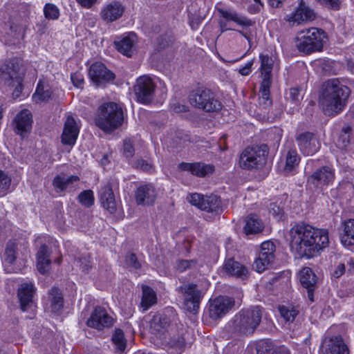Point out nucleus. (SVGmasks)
<instances>
[{"label":"nucleus","mask_w":354,"mask_h":354,"mask_svg":"<svg viewBox=\"0 0 354 354\" xmlns=\"http://www.w3.org/2000/svg\"><path fill=\"white\" fill-rule=\"evenodd\" d=\"M173 37L171 35L165 34L158 37L156 41V48L158 50H163L169 47L173 42Z\"/></svg>","instance_id":"nucleus-53"},{"label":"nucleus","mask_w":354,"mask_h":354,"mask_svg":"<svg viewBox=\"0 0 354 354\" xmlns=\"http://www.w3.org/2000/svg\"><path fill=\"white\" fill-rule=\"evenodd\" d=\"M205 196H204V195H202V194H200L198 193H194V194H189L187 197V199L192 205H194V206L197 207L198 208L201 209V205H202V203H203V202Z\"/></svg>","instance_id":"nucleus-57"},{"label":"nucleus","mask_w":354,"mask_h":354,"mask_svg":"<svg viewBox=\"0 0 354 354\" xmlns=\"http://www.w3.org/2000/svg\"><path fill=\"white\" fill-rule=\"evenodd\" d=\"M23 81H13L12 84H10V86L15 87V89L13 91L12 95L15 97H19L22 89H23V85H22Z\"/></svg>","instance_id":"nucleus-63"},{"label":"nucleus","mask_w":354,"mask_h":354,"mask_svg":"<svg viewBox=\"0 0 354 354\" xmlns=\"http://www.w3.org/2000/svg\"><path fill=\"white\" fill-rule=\"evenodd\" d=\"M272 101L270 98V89L260 88L259 104L263 109H267L271 106Z\"/></svg>","instance_id":"nucleus-48"},{"label":"nucleus","mask_w":354,"mask_h":354,"mask_svg":"<svg viewBox=\"0 0 354 354\" xmlns=\"http://www.w3.org/2000/svg\"><path fill=\"white\" fill-rule=\"evenodd\" d=\"M52 93L53 92L49 85L39 80L37 83L36 91L32 95V98L37 103L46 102L51 98Z\"/></svg>","instance_id":"nucleus-35"},{"label":"nucleus","mask_w":354,"mask_h":354,"mask_svg":"<svg viewBox=\"0 0 354 354\" xmlns=\"http://www.w3.org/2000/svg\"><path fill=\"white\" fill-rule=\"evenodd\" d=\"M346 271V266L344 263H339L337 267L335 268L333 272H332V276L335 278H339L341 276H342Z\"/></svg>","instance_id":"nucleus-64"},{"label":"nucleus","mask_w":354,"mask_h":354,"mask_svg":"<svg viewBox=\"0 0 354 354\" xmlns=\"http://www.w3.org/2000/svg\"><path fill=\"white\" fill-rule=\"evenodd\" d=\"M37 268L41 274L46 273L51 264L50 259V252L46 245H42L37 254Z\"/></svg>","instance_id":"nucleus-30"},{"label":"nucleus","mask_w":354,"mask_h":354,"mask_svg":"<svg viewBox=\"0 0 354 354\" xmlns=\"http://www.w3.org/2000/svg\"><path fill=\"white\" fill-rule=\"evenodd\" d=\"M263 309L259 306L242 309L225 325V330L231 338L248 337L260 325Z\"/></svg>","instance_id":"nucleus-3"},{"label":"nucleus","mask_w":354,"mask_h":354,"mask_svg":"<svg viewBox=\"0 0 354 354\" xmlns=\"http://www.w3.org/2000/svg\"><path fill=\"white\" fill-rule=\"evenodd\" d=\"M11 184V178L0 169V195L4 196L8 191Z\"/></svg>","instance_id":"nucleus-49"},{"label":"nucleus","mask_w":354,"mask_h":354,"mask_svg":"<svg viewBox=\"0 0 354 354\" xmlns=\"http://www.w3.org/2000/svg\"><path fill=\"white\" fill-rule=\"evenodd\" d=\"M301 90L298 88H291L289 90V94L287 97V102L293 105V108L297 109L302 97L301 95Z\"/></svg>","instance_id":"nucleus-43"},{"label":"nucleus","mask_w":354,"mask_h":354,"mask_svg":"<svg viewBox=\"0 0 354 354\" xmlns=\"http://www.w3.org/2000/svg\"><path fill=\"white\" fill-rule=\"evenodd\" d=\"M197 261L196 259L184 260L181 259L177 262V270L180 272H183L188 270H194L197 268Z\"/></svg>","instance_id":"nucleus-50"},{"label":"nucleus","mask_w":354,"mask_h":354,"mask_svg":"<svg viewBox=\"0 0 354 354\" xmlns=\"http://www.w3.org/2000/svg\"><path fill=\"white\" fill-rule=\"evenodd\" d=\"M157 195L156 189L151 183L141 185L135 192L136 201L138 205H153Z\"/></svg>","instance_id":"nucleus-17"},{"label":"nucleus","mask_w":354,"mask_h":354,"mask_svg":"<svg viewBox=\"0 0 354 354\" xmlns=\"http://www.w3.org/2000/svg\"><path fill=\"white\" fill-rule=\"evenodd\" d=\"M155 84L151 78L144 75L138 77L133 86L134 93L139 102L147 104L154 97Z\"/></svg>","instance_id":"nucleus-10"},{"label":"nucleus","mask_w":354,"mask_h":354,"mask_svg":"<svg viewBox=\"0 0 354 354\" xmlns=\"http://www.w3.org/2000/svg\"><path fill=\"white\" fill-rule=\"evenodd\" d=\"M123 150V153L127 158H131L134 154V148L129 140H125L124 142Z\"/></svg>","instance_id":"nucleus-62"},{"label":"nucleus","mask_w":354,"mask_h":354,"mask_svg":"<svg viewBox=\"0 0 354 354\" xmlns=\"http://www.w3.org/2000/svg\"><path fill=\"white\" fill-rule=\"evenodd\" d=\"M134 36L135 35L132 34L115 41L114 46L118 51L127 57H131L133 52Z\"/></svg>","instance_id":"nucleus-34"},{"label":"nucleus","mask_w":354,"mask_h":354,"mask_svg":"<svg viewBox=\"0 0 354 354\" xmlns=\"http://www.w3.org/2000/svg\"><path fill=\"white\" fill-rule=\"evenodd\" d=\"M170 344L171 346L178 348L179 351L181 352L185 346V341L183 337H177L172 338L171 339Z\"/></svg>","instance_id":"nucleus-60"},{"label":"nucleus","mask_w":354,"mask_h":354,"mask_svg":"<svg viewBox=\"0 0 354 354\" xmlns=\"http://www.w3.org/2000/svg\"><path fill=\"white\" fill-rule=\"evenodd\" d=\"M300 283L307 290L308 299L314 301V291L317 288V277L310 268H304L299 273Z\"/></svg>","instance_id":"nucleus-20"},{"label":"nucleus","mask_w":354,"mask_h":354,"mask_svg":"<svg viewBox=\"0 0 354 354\" xmlns=\"http://www.w3.org/2000/svg\"><path fill=\"white\" fill-rule=\"evenodd\" d=\"M335 178V169L325 165L317 168L307 177V184L315 188H319L329 185L334 181Z\"/></svg>","instance_id":"nucleus-13"},{"label":"nucleus","mask_w":354,"mask_h":354,"mask_svg":"<svg viewBox=\"0 0 354 354\" xmlns=\"http://www.w3.org/2000/svg\"><path fill=\"white\" fill-rule=\"evenodd\" d=\"M17 244L12 241H9L6 247L5 250V261L8 264H12L16 258L17 254Z\"/></svg>","instance_id":"nucleus-41"},{"label":"nucleus","mask_w":354,"mask_h":354,"mask_svg":"<svg viewBox=\"0 0 354 354\" xmlns=\"http://www.w3.org/2000/svg\"><path fill=\"white\" fill-rule=\"evenodd\" d=\"M295 141L300 152L304 156H313L321 147V144L316 135L310 131L298 133Z\"/></svg>","instance_id":"nucleus-12"},{"label":"nucleus","mask_w":354,"mask_h":354,"mask_svg":"<svg viewBox=\"0 0 354 354\" xmlns=\"http://www.w3.org/2000/svg\"><path fill=\"white\" fill-rule=\"evenodd\" d=\"M283 208V204L282 202H280L279 204L277 202L272 203L269 207V213L275 219L280 221L284 216Z\"/></svg>","instance_id":"nucleus-44"},{"label":"nucleus","mask_w":354,"mask_h":354,"mask_svg":"<svg viewBox=\"0 0 354 354\" xmlns=\"http://www.w3.org/2000/svg\"><path fill=\"white\" fill-rule=\"evenodd\" d=\"M275 255L260 250L259 257L254 260L252 268L257 272H262L274 262Z\"/></svg>","instance_id":"nucleus-31"},{"label":"nucleus","mask_w":354,"mask_h":354,"mask_svg":"<svg viewBox=\"0 0 354 354\" xmlns=\"http://www.w3.org/2000/svg\"><path fill=\"white\" fill-rule=\"evenodd\" d=\"M350 94V88L337 78L330 79L322 86L319 106L325 115H335L345 108Z\"/></svg>","instance_id":"nucleus-2"},{"label":"nucleus","mask_w":354,"mask_h":354,"mask_svg":"<svg viewBox=\"0 0 354 354\" xmlns=\"http://www.w3.org/2000/svg\"><path fill=\"white\" fill-rule=\"evenodd\" d=\"M261 71H272L273 61L272 58L268 55H261Z\"/></svg>","instance_id":"nucleus-55"},{"label":"nucleus","mask_w":354,"mask_h":354,"mask_svg":"<svg viewBox=\"0 0 354 354\" xmlns=\"http://www.w3.org/2000/svg\"><path fill=\"white\" fill-rule=\"evenodd\" d=\"M113 343L115 344L116 349L120 352L124 351L126 348L127 341L122 330L117 328L112 336Z\"/></svg>","instance_id":"nucleus-42"},{"label":"nucleus","mask_w":354,"mask_h":354,"mask_svg":"<svg viewBox=\"0 0 354 354\" xmlns=\"http://www.w3.org/2000/svg\"><path fill=\"white\" fill-rule=\"evenodd\" d=\"M80 180L77 176H71L68 178L62 176L60 175L56 176L53 181V185L57 192H63L67 189H73L75 186V183H77Z\"/></svg>","instance_id":"nucleus-32"},{"label":"nucleus","mask_w":354,"mask_h":354,"mask_svg":"<svg viewBox=\"0 0 354 354\" xmlns=\"http://www.w3.org/2000/svg\"><path fill=\"white\" fill-rule=\"evenodd\" d=\"M124 11V8L120 3L113 1L104 6L100 15L102 19L106 22H112L121 17Z\"/></svg>","instance_id":"nucleus-24"},{"label":"nucleus","mask_w":354,"mask_h":354,"mask_svg":"<svg viewBox=\"0 0 354 354\" xmlns=\"http://www.w3.org/2000/svg\"><path fill=\"white\" fill-rule=\"evenodd\" d=\"M261 250H262L263 252L274 254L276 246L272 241H267L261 243Z\"/></svg>","instance_id":"nucleus-61"},{"label":"nucleus","mask_w":354,"mask_h":354,"mask_svg":"<svg viewBox=\"0 0 354 354\" xmlns=\"http://www.w3.org/2000/svg\"><path fill=\"white\" fill-rule=\"evenodd\" d=\"M268 152L266 145L247 147L240 156L239 165L248 170L261 168L266 162Z\"/></svg>","instance_id":"nucleus-7"},{"label":"nucleus","mask_w":354,"mask_h":354,"mask_svg":"<svg viewBox=\"0 0 354 354\" xmlns=\"http://www.w3.org/2000/svg\"><path fill=\"white\" fill-rule=\"evenodd\" d=\"M50 301V310L53 313H59L63 308L64 299L62 293L57 288L53 287L49 291Z\"/></svg>","instance_id":"nucleus-36"},{"label":"nucleus","mask_w":354,"mask_h":354,"mask_svg":"<svg viewBox=\"0 0 354 354\" xmlns=\"http://www.w3.org/2000/svg\"><path fill=\"white\" fill-rule=\"evenodd\" d=\"M352 129L349 125L342 127L339 136L338 142L341 147H346L350 143Z\"/></svg>","instance_id":"nucleus-47"},{"label":"nucleus","mask_w":354,"mask_h":354,"mask_svg":"<svg viewBox=\"0 0 354 354\" xmlns=\"http://www.w3.org/2000/svg\"><path fill=\"white\" fill-rule=\"evenodd\" d=\"M234 306V299L227 296H219L209 299L207 308L208 316L214 321L219 320L227 315Z\"/></svg>","instance_id":"nucleus-9"},{"label":"nucleus","mask_w":354,"mask_h":354,"mask_svg":"<svg viewBox=\"0 0 354 354\" xmlns=\"http://www.w3.org/2000/svg\"><path fill=\"white\" fill-rule=\"evenodd\" d=\"M189 102L194 107L206 112L218 111L222 107L215 94L206 88H198L192 91L189 95Z\"/></svg>","instance_id":"nucleus-6"},{"label":"nucleus","mask_w":354,"mask_h":354,"mask_svg":"<svg viewBox=\"0 0 354 354\" xmlns=\"http://www.w3.org/2000/svg\"><path fill=\"white\" fill-rule=\"evenodd\" d=\"M318 3L330 9L337 10L340 8L341 0H315Z\"/></svg>","instance_id":"nucleus-58"},{"label":"nucleus","mask_w":354,"mask_h":354,"mask_svg":"<svg viewBox=\"0 0 354 354\" xmlns=\"http://www.w3.org/2000/svg\"><path fill=\"white\" fill-rule=\"evenodd\" d=\"M180 290L183 295L185 308L187 311L196 314L199 309L205 290L200 288L198 284L193 283L181 286Z\"/></svg>","instance_id":"nucleus-8"},{"label":"nucleus","mask_w":354,"mask_h":354,"mask_svg":"<svg viewBox=\"0 0 354 354\" xmlns=\"http://www.w3.org/2000/svg\"><path fill=\"white\" fill-rule=\"evenodd\" d=\"M275 345L269 339L261 341L257 346V351L258 354H272Z\"/></svg>","instance_id":"nucleus-51"},{"label":"nucleus","mask_w":354,"mask_h":354,"mask_svg":"<svg viewBox=\"0 0 354 354\" xmlns=\"http://www.w3.org/2000/svg\"><path fill=\"white\" fill-rule=\"evenodd\" d=\"M34 294V286L32 283H24L18 289V297L23 311L28 310V306L32 304Z\"/></svg>","instance_id":"nucleus-28"},{"label":"nucleus","mask_w":354,"mask_h":354,"mask_svg":"<svg viewBox=\"0 0 354 354\" xmlns=\"http://www.w3.org/2000/svg\"><path fill=\"white\" fill-rule=\"evenodd\" d=\"M300 157L295 149H290L286 155L284 171L289 174L299 165Z\"/></svg>","instance_id":"nucleus-38"},{"label":"nucleus","mask_w":354,"mask_h":354,"mask_svg":"<svg viewBox=\"0 0 354 354\" xmlns=\"http://www.w3.org/2000/svg\"><path fill=\"white\" fill-rule=\"evenodd\" d=\"M340 240L344 245H354V219H348L342 223Z\"/></svg>","instance_id":"nucleus-33"},{"label":"nucleus","mask_w":354,"mask_h":354,"mask_svg":"<svg viewBox=\"0 0 354 354\" xmlns=\"http://www.w3.org/2000/svg\"><path fill=\"white\" fill-rule=\"evenodd\" d=\"M44 14L47 19L55 20L59 17V10L53 3H46L44 8Z\"/></svg>","instance_id":"nucleus-46"},{"label":"nucleus","mask_w":354,"mask_h":354,"mask_svg":"<svg viewBox=\"0 0 354 354\" xmlns=\"http://www.w3.org/2000/svg\"><path fill=\"white\" fill-rule=\"evenodd\" d=\"M22 60L14 57L3 64L0 68V77L7 85L13 81H23L24 73L21 72Z\"/></svg>","instance_id":"nucleus-11"},{"label":"nucleus","mask_w":354,"mask_h":354,"mask_svg":"<svg viewBox=\"0 0 354 354\" xmlns=\"http://www.w3.org/2000/svg\"><path fill=\"white\" fill-rule=\"evenodd\" d=\"M169 325V319L166 315H155L150 322V328L154 332H160Z\"/></svg>","instance_id":"nucleus-40"},{"label":"nucleus","mask_w":354,"mask_h":354,"mask_svg":"<svg viewBox=\"0 0 354 354\" xmlns=\"http://www.w3.org/2000/svg\"><path fill=\"white\" fill-rule=\"evenodd\" d=\"M126 265L132 269L138 270L141 268V263L134 253H129L125 257Z\"/></svg>","instance_id":"nucleus-54"},{"label":"nucleus","mask_w":354,"mask_h":354,"mask_svg":"<svg viewBox=\"0 0 354 354\" xmlns=\"http://www.w3.org/2000/svg\"><path fill=\"white\" fill-rule=\"evenodd\" d=\"M178 167L181 170L189 171L192 174L198 177H205L212 174L215 170L213 165L203 162H181Z\"/></svg>","instance_id":"nucleus-22"},{"label":"nucleus","mask_w":354,"mask_h":354,"mask_svg":"<svg viewBox=\"0 0 354 354\" xmlns=\"http://www.w3.org/2000/svg\"><path fill=\"white\" fill-rule=\"evenodd\" d=\"M279 311L281 316L286 321L292 322L299 312L298 306L292 305L279 306Z\"/></svg>","instance_id":"nucleus-39"},{"label":"nucleus","mask_w":354,"mask_h":354,"mask_svg":"<svg viewBox=\"0 0 354 354\" xmlns=\"http://www.w3.org/2000/svg\"><path fill=\"white\" fill-rule=\"evenodd\" d=\"M32 115L28 110L24 109L15 116L13 124L15 133L24 137L32 128Z\"/></svg>","instance_id":"nucleus-21"},{"label":"nucleus","mask_w":354,"mask_h":354,"mask_svg":"<svg viewBox=\"0 0 354 354\" xmlns=\"http://www.w3.org/2000/svg\"><path fill=\"white\" fill-rule=\"evenodd\" d=\"M320 349L322 354H348V348L341 336L326 338Z\"/></svg>","instance_id":"nucleus-18"},{"label":"nucleus","mask_w":354,"mask_h":354,"mask_svg":"<svg viewBox=\"0 0 354 354\" xmlns=\"http://www.w3.org/2000/svg\"><path fill=\"white\" fill-rule=\"evenodd\" d=\"M77 198L79 202L86 207L92 206L94 203L93 192L90 189L82 192Z\"/></svg>","instance_id":"nucleus-45"},{"label":"nucleus","mask_w":354,"mask_h":354,"mask_svg":"<svg viewBox=\"0 0 354 354\" xmlns=\"http://www.w3.org/2000/svg\"><path fill=\"white\" fill-rule=\"evenodd\" d=\"M290 249L299 258L317 257L329 244L328 231L300 223L290 230Z\"/></svg>","instance_id":"nucleus-1"},{"label":"nucleus","mask_w":354,"mask_h":354,"mask_svg":"<svg viewBox=\"0 0 354 354\" xmlns=\"http://www.w3.org/2000/svg\"><path fill=\"white\" fill-rule=\"evenodd\" d=\"M203 203L201 205V210L211 212L215 215H220L223 211L221 198L216 195L205 196Z\"/></svg>","instance_id":"nucleus-27"},{"label":"nucleus","mask_w":354,"mask_h":354,"mask_svg":"<svg viewBox=\"0 0 354 354\" xmlns=\"http://www.w3.org/2000/svg\"><path fill=\"white\" fill-rule=\"evenodd\" d=\"M244 232L246 235L257 234L264 229V224L257 214H250L245 219Z\"/></svg>","instance_id":"nucleus-29"},{"label":"nucleus","mask_w":354,"mask_h":354,"mask_svg":"<svg viewBox=\"0 0 354 354\" xmlns=\"http://www.w3.org/2000/svg\"><path fill=\"white\" fill-rule=\"evenodd\" d=\"M123 120L122 108L115 102H106L98 108L95 122L102 131L111 132L120 127Z\"/></svg>","instance_id":"nucleus-4"},{"label":"nucleus","mask_w":354,"mask_h":354,"mask_svg":"<svg viewBox=\"0 0 354 354\" xmlns=\"http://www.w3.org/2000/svg\"><path fill=\"white\" fill-rule=\"evenodd\" d=\"M224 270L227 274L242 279L248 278L249 275L248 268L233 259H229L225 261Z\"/></svg>","instance_id":"nucleus-26"},{"label":"nucleus","mask_w":354,"mask_h":354,"mask_svg":"<svg viewBox=\"0 0 354 354\" xmlns=\"http://www.w3.org/2000/svg\"><path fill=\"white\" fill-rule=\"evenodd\" d=\"M216 10L221 19H224L226 21H234L243 28H248L254 24V21L245 16L239 15L235 10L232 9L218 8Z\"/></svg>","instance_id":"nucleus-23"},{"label":"nucleus","mask_w":354,"mask_h":354,"mask_svg":"<svg viewBox=\"0 0 354 354\" xmlns=\"http://www.w3.org/2000/svg\"><path fill=\"white\" fill-rule=\"evenodd\" d=\"M113 321V318L108 315L104 308L97 306L86 321V325L91 328L102 330L104 328L112 326Z\"/></svg>","instance_id":"nucleus-16"},{"label":"nucleus","mask_w":354,"mask_h":354,"mask_svg":"<svg viewBox=\"0 0 354 354\" xmlns=\"http://www.w3.org/2000/svg\"><path fill=\"white\" fill-rule=\"evenodd\" d=\"M88 75L91 81L97 86H104L115 78V74L102 62L93 63L90 66Z\"/></svg>","instance_id":"nucleus-14"},{"label":"nucleus","mask_w":354,"mask_h":354,"mask_svg":"<svg viewBox=\"0 0 354 354\" xmlns=\"http://www.w3.org/2000/svg\"><path fill=\"white\" fill-rule=\"evenodd\" d=\"M80 132L76 120L72 115H68L64 122L62 142L65 145L73 146L75 144Z\"/></svg>","instance_id":"nucleus-19"},{"label":"nucleus","mask_w":354,"mask_h":354,"mask_svg":"<svg viewBox=\"0 0 354 354\" xmlns=\"http://www.w3.org/2000/svg\"><path fill=\"white\" fill-rule=\"evenodd\" d=\"M71 80L73 83V84L77 87V88H82L84 81V76L83 75L77 71L75 73H71Z\"/></svg>","instance_id":"nucleus-59"},{"label":"nucleus","mask_w":354,"mask_h":354,"mask_svg":"<svg viewBox=\"0 0 354 354\" xmlns=\"http://www.w3.org/2000/svg\"><path fill=\"white\" fill-rule=\"evenodd\" d=\"M315 19V13L314 10L307 6L303 0L300 1L295 12L286 15L284 17L286 21L298 25L313 21Z\"/></svg>","instance_id":"nucleus-15"},{"label":"nucleus","mask_w":354,"mask_h":354,"mask_svg":"<svg viewBox=\"0 0 354 354\" xmlns=\"http://www.w3.org/2000/svg\"><path fill=\"white\" fill-rule=\"evenodd\" d=\"M261 73L262 76V82L260 88L270 89L272 84V71H262Z\"/></svg>","instance_id":"nucleus-56"},{"label":"nucleus","mask_w":354,"mask_h":354,"mask_svg":"<svg viewBox=\"0 0 354 354\" xmlns=\"http://www.w3.org/2000/svg\"><path fill=\"white\" fill-rule=\"evenodd\" d=\"M131 164L134 168L146 172H150L153 169V164L151 162L142 158L133 160Z\"/></svg>","instance_id":"nucleus-52"},{"label":"nucleus","mask_w":354,"mask_h":354,"mask_svg":"<svg viewBox=\"0 0 354 354\" xmlns=\"http://www.w3.org/2000/svg\"><path fill=\"white\" fill-rule=\"evenodd\" d=\"M156 303V295L153 290L149 286L142 287V297L141 306L144 310L149 309Z\"/></svg>","instance_id":"nucleus-37"},{"label":"nucleus","mask_w":354,"mask_h":354,"mask_svg":"<svg viewBox=\"0 0 354 354\" xmlns=\"http://www.w3.org/2000/svg\"><path fill=\"white\" fill-rule=\"evenodd\" d=\"M325 37V32L322 29L310 28L297 33L295 45L299 52L308 55L322 50Z\"/></svg>","instance_id":"nucleus-5"},{"label":"nucleus","mask_w":354,"mask_h":354,"mask_svg":"<svg viewBox=\"0 0 354 354\" xmlns=\"http://www.w3.org/2000/svg\"><path fill=\"white\" fill-rule=\"evenodd\" d=\"M100 202L102 207L113 214L116 211V202L111 184L108 183L102 187L100 191Z\"/></svg>","instance_id":"nucleus-25"}]
</instances>
